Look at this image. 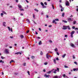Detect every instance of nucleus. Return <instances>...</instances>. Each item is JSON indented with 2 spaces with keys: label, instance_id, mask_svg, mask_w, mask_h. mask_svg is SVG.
<instances>
[{
  "label": "nucleus",
  "instance_id": "c85d7f7f",
  "mask_svg": "<svg viewBox=\"0 0 78 78\" xmlns=\"http://www.w3.org/2000/svg\"><path fill=\"white\" fill-rule=\"evenodd\" d=\"M40 55H43V52H42V51L41 52Z\"/></svg>",
  "mask_w": 78,
  "mask_h": 78
},
{
  "label": "nucleus",
  "instance_id": "f03ea898",
  "mask_svg": "<svg viewBox=\"0 0 78 78\" xmlns=\"http://www.w3.org/2000/svg\"><path fill=\"white\" fill-rule=\"evenodd\" d=\"M65 4L66 5V6H69L70 5L69 2L67 1H66Z\"/></svg>",
  "mask_w": 78,
  "mask_h": 78
},
{
  "label": "nucleus",
  "instance_id": "680f3d73",
  "mask_svg": "<svg viewBox=\"0 0 78 78\" xmlns=\"http://www.w3.org/2000/svg\"><path fill=\"white\" fill-rule=\"evenodd\" d=\"M41 14H42V15H43V14H44V12H41Z\"/></svg>",
  "mask_w": 78,
  "mask_h": 78
},
{
  "label": "nucleus",
  "instance_id": "774afa93",
  "mask_svg": "<svg viewBox=\"0 0 78 78\" xmlns=\"http://www.w3.org/2000/svg\"><path fill=\"white\" fill-rule=\"evenodd\" d=\"M18 2H19V0H16V2H17V3Z\"/></svg>",
  "mask_w": 78,
  "mask_h": 78
},
{
  "label": "nucleus",
  "instance_id": "69168bd1",
  "mask_svg": "<svg viewBox=\"0 0 78 78\" xmlns=\"http://www.w3.org/2000/svg\"><path fill=\"white\" fill-rule=\"evenodd\" d=\"M71 37H72V38H73V35H71Z\"/></svg>",
  "mask_w": 78,
  "mask_h": 78
},
{
  "label": "nucleus",
  "instance_id": "7ed1b4c3",
  "mask_svg": "<svg viewBox=\"0 0 78 78\" xmlns=\"http://www.w3.org/2000/svg\"><path fill=\"white\" fill-rule=\"evenodd\" d=\"M5 53L6 54H9V50L8 49H5Z\"/></svg>",
  "mask_w": 78,
  "mask_h": 78
},
{
  "label": "nucleus",
  "instance_id": "052dcab7",
  "mask_svg": "<svg viewBox=\"0 0 78 78\" xmlns=\"http://www.w3.org/2000/svg\"><path fill=\"white\" fill-rule=\"evenodd\" d=\"M57 70L59 72V68H57Z\"/></svg>",
  "mask_w": 78,
  "mask_h": 78
},
{
  "label": "nucleus",
  "instance_id": "423d86ee",
  "mask_svg": "<svg viewBox=\"0 0 78 78\" xmlns=\"http://www.w3.org/2000/svg\"><path fill=\"white\" fill-rule=\"evenodd\" d=\"M55 70V69H53L52 70H51V71H49L48 72H47V73H51V72H53V71H54Z\"/></svg>",
  "mask_w": 78,
  "mask_h": 78
},
{
  "label": "nucleus",
  "instance_id": "79ce46f5",
  "mask_svg": "<svg viewBox=\"0 0 78 78\" xmlns=\"http://www.w3.org/2000/svg\"><path fill=\"white\" fill-rule=\"evenodd\" d=\"M27 73H28L29 75H30V72H29V71H27Z\"/></svg>",
  "mask_w": 78,
  "mask_h": 78
},
{
  "label": "nucleus",
  "instance_id": "9d476101",
  "mask_svg": "<svg viewBox=\"0 0 78 78\" xmlns=\"http://www.w3.org/2000/svg\"><path fill=\"white\" fill-rule=\"evenodd\" d=\"M48 53H47V54H46V58H47V59H48L49 58V57H48L49 56H48Z\"/></svg>",
  "mask_w": 78,
  "mask_h": 78
},
{
  "label": "nucleus",
  "instance_id": "4c0bfd02",
  "mask_svg": "<svg viewBox=\"0 0 78 78\" xmlns=\"http://www.w3.org/2000/svg\"><path fill=\"white\" fill-rule=\"evenodd\" d=\"M33 18L34 19H35V15H34V14L33 15Z\"/></svg>",
  "mask_w": 78,
  "mask_h": 78
},
{
  "label": "nucleus",
  "instance_id": "6e6552de",
  "mask_svg": "<svg viewBox=\"0 0 78 78\" xmlns=\"http://www.w3.org/2000/svg\"><path fill=\"white\" fill-rule=\"evenodd\" d=\"M70 46H71L72 47H75V46L73 44H72V43H71L70 44Z\"/></svg>",
  "mask_w": 78,
  "mask_h": 78
},
{
  "label": "nucleus",
  "instance_id": "f704fd0d",
  "mask_svg": "<svg viewBox=\"0 0 78 78\" xmlns=\"http://www.w3.org/2000/svg\"><path fill=\"white\" fill-rule=\"evenodd\" d=\"M43 8H46V6H45L44 5L42 6Z\"/></svg>",
  "mask_w": 78,
  "mask_h": 78
},
{
  "label": "nucleus",
  "instance_id": "4d7b16f0",
  "mask_svg": "<svg viewBox=\"0 0 78 78\" xmlns=\"http://www.w3.org/2000/svg\"><path fill=\"white\" fill-rule=\"evenodd\" d=\"M74 63H75V64L77 65V62H74Z\"/></svg>",
  "mask_w": 78,
  "mask_h": 78
},
{
  "label": "nucleus",
  "instance_id": "c756f323",
  "mask_svg": "<svg viewBox=\"0 0 78 78\" xmlns=\"http://www.w3.org/2000/svg\"><path fill=\"white\" fill-rule=\"evenodd\" d=\"M41 5H42V6H44V4L42 3V2H41Z\"/></svg>",
  "mask_w": 78,
  "mask_h": 78
},
{
  "label": "nucleus",
  "instance_id": "412c9836",
  "mask_svg": "<svg viewBox=\"0 0 78 78\" xmlns=\"http://www.w3.org/2000/svg\"><path fill=\"white\" fill-rule=\"evenodd\" d=\"M34 10L35 11H37V12H38V11H39V10L36 9H34Z\"/></svg>",
  "mask_w": 78,
  "mask_h": 78
},
{
  "label": "nucleus",
  "instance_id": "e433bc0d",
  "mask_svg": "<svg viewBox=\"0 0 78 78\" xmlns=\"http://www.w3.org/2000/svg\"><path fill=\"white\" fill-rule=\"evenodd\" d=\"M35 58V57H34V56H32L31 57V58L32 59H34V58Z\"/></svg>",
  "mask_w": 78,
  "mask_h": 78
},
{
  "label": "nucleus",
  "instance_id": "473e14b6",
  "mask_svg": "<svg viewBox=\"0 0 78 78\" xmlns=\"http://www.w3.org/2000/svg\"><path fill=\"white\" fill-rule=\"evenodd\" d=\"M62 17H64V13H62Z\"/></svg>",
  "mask_w": 78,
  "mask_h": 78
},
{
  "label": "nucleus",
  "instance_id": "c03bdc74",
  "mask_svg": "<svg viewBox=\"0 0 78 78\" xmlns=\"http://www.w3.org/2000/svg\"><path fill=\"white\" fill-rule=\"evenodd\" d=\"M20 11H25V10L24 9H20Z\"/></svg>",
  "mask_w": 78,
  "mask_h": 78
},
{
  "label": "nucleus",
  "instance_id": "5fc2aeb1",
  "mask_svg": "<svg viewBox=\"0 0 78 78\" xmlns=\"http://www.w3.org/2000/svg\"><path fill=\"white\" fill-rule=\"evenodd\" d=\"M57 55H59V54L58 52H57Z\"/></svg>",
  "mask_w": 78,
  "mask_h": 78
},
{
  "label": "nucleus",
  "instance_id": "cd10ccee",
  "mask_svg": "<svg viewBox=\"0 0 78 78\" xmlns=\"http://www.w3.org/2000/svg\"><path fill=\"white\" fill-rule=\"evenodd\" d=\"M67 28L69 30H70V28L69 27V26H67Z\"/></svg>",
  "mask_w": 78,
  "mask_h": 78
},
{
  "label": "nucleus",
  "instance_id": "ea45409f",
  "mask_svg": "<svg viewBox=\"0 0 78 78\" xmlns=\"http://www.w3.org/2000/svg\"><path fill=\"white\" fill-rule=\"evenodd\" d=\"M1 58L2 59H5V58L3 56H1Z\"/></svg>",
  "mask_w": 78,
  "mask_h": 78
},
{
  "label": "nucleus",
  "instance_id": "393cba45",
  "mask_svg": "<svg viewBox=\"0 0 78 78\" xmlns=\"http://www.w3.org/2000/svg\"><path fill=\"white\" fill-rule=\"evenodd\" d=\"M58 78V76H55L53 77V78Z\"/></svg>",
  "mask_w": 78,
  "mask_h": 78
},
{
  "label": "nucleus",
  "instance_id": "0eeeda50",
  "mask_svg": "<svg viewBox=\"0 0 78 78\" xmlns=\"http://www.w3.org/2000/svg\"><path fill=\"white\" fill-rule=\"evenodd\" d=\"M18 8H20V9H21V8H22V6L21 5H20V4H18Z\"/></svg>",
  "mask_w": 78,
  "mask_h": 78
},
{
  "label": "nucleus",
  "instance_id": "13d9d810",
  "mask_svg": "<svg viewBox=\"0 0 78 78\" xmlns=\"http://www.w3.org/2000/svg\"><path fill=\"white\" fill-rule=\"evenodd\" d=\"M1 16H3V13H1Z\"/></svg>",
  "mask_w": 78,
  "mask_h": 78
},
{
  "label": "nucleus",
  "instance_id": "b1692460",
  "mask_svg": "<svg viewBox=\"0 0 78 78\" xmlns=\"http://www.w3.org/2000/svg\"><path fill=\"white\" fill-rule=\"evenodd\" d=\"M1 62H2V63H4V61H3L2 60H0V63H1Z\"/></svg>",
  "mask_w": 78,
  "mask_h": 78
},
{
  "label": "nucleus",
  "instance_id": "9b49d317",
  "mask_svg": "<svg viewBox=\"0 0 78 78\" xmlns=\"http://www.w3.org/2000/svg\"><path fill=\"white\" fill-rule=\"evenodd\" d=\"M42 44V41H40L39 42V43H38L39 45H41Z\"/></svg>",
  "mask_w": 78,
  "mask_h": 78
},
{
  "label": "nucleus",
  "instance_id": "4be33fe9",
  "mask_svg": "<svg viewBox=\"0 0 78 78\" xmlns=\"http://www.w3.org/2000/svg\"><path fill=\"white\" fill-rule=\"evenodd\" d=\"M49 42L50 43H53V41L51 40H49Z\"/></svg>",
  "mask_w": 78,
  "mask_h": 78
},
{
  "label": "nucleus",
  "instance_id": "72a5a7b5",
  "mask_svg": "<svg viewBox=\"0 0 78 78\" xmlns=\"http://www.w3.org/2000/svg\"><path fill=\"white\" fill-rule=\"evenodd\" d=\"M8 28L9 29V31H10L11 29H10V27H8Z\"/></svg>",
  "mask_w": 78,
  "mask_h": 78
},
{
  "label": "nucleus",
  "instance_id": "2f4dec72",
  "mask_svg": "<svg viewBox=\"0 0 78 78\" xmlns=\"http://www.w3.org/2000/svg\"><path fill=\"white\" fill-rule=\"evenodd\" d=\"M23 65L24 66H26V63H24L23 64Z\"/></svg>",
  "mask_w": 78,
  "mask_h": 78
},
{
  "label": "nucleus",
  "instance_id": "a878e982",
  "mask_svg": "<svg viewBox=\"0 0 78 78\" xmlns=\"http://www.w3.org/2000/svg\"><path fill=\"white\" fill-rule=\"evenodd\" d=\"M68 20H69L70 21H72V19L71 18H69L68 19Z\"/></svg>",
  "mask_w": 78,
  "mask_h": 78
},
{
  "label": "nucleus",
  "instance_id": "a19ab883",
  "mask_svg": "<svg viewBox=\"0 0 78 78\" xmlns=\"http://www.w3.org/2000/svg\"><path fill=\"white\" fill-rule=\"evenodd\" d=\"M76 23V21H74L73 22V24H75V23Z\"/></svg>",
  "mask_w": 78,
  "mask_h": 78
},
{
  "label": "nucleus",
  "instance_id": "bb28decb",
  "mask_svg": "<svg viewBox=\"0 0 78 78\" xmlns=\"http://www.w3.org/2000/svg\"><path fill=\"white\" fill-rule=\"evenodd\" d=\"M64 9V8H62L61 9V11L62 12V11H63V9Z\"/></svg>",
  "mask_w": 78,
  "mask_h": 78
},
{
  "label": "nucleus",
  "instance_id": "a211bd4d",
  "mask_svg": "<svg viewBox=\"0 0 78 78\" xmlns=\"http://www.w3.org/2000/svg\"><path fill=\"white\" fill-rule=\"evenodd\" d=\"M63 22H64V23H67V21H65L64 20H62Z\"/></svg>",
  "mask_w": 78,
  "mask_h": 78
},
{
  "label": "nucleus",
  "instance_id": "09e8293b",
  "mask_svg": "<svg viewBox=\"0 0 78 78\" xmlns=\"http://www.w3.org/2000/svg\"><path fill=\"white\" fill-rule=\"evenodd\" d=\"M62 76H58V78H62Z\"/></svg>",
  "mask_w": 78,
  "mask_h": 78
},
{
  "label": "nucleus",
  "instance_id": "6ab92c4d",
  "mask_svg": "<svg viewBox=\"0 0 78 78\" xmlns=\"http://www.w3.org/2000/svg\"><path fill=\"white\" fill-rule=\"evenodd\" d=\"M2 12H3V13H4V14H6V13L4 11H2Z\"/></svg>",
  "mask_w": 78,
  "mask_h": 78
},
{
  "label": "nucleus",
  "instance_id": "dca6fc26",
  "mask_svg": "<svg viewBox=\"0 0 78 78\" xmlns=\"http://www.w3.org/2000/svg\"><path fill=\"white\" fill-rule=\"evenodd\" d=\"M20 37L21 38V39H23L24 37L23 35H21Z\"/></svg>",
  "mask_w": 78,
  "mask_h": 78
},
{
  "label": "nucleus",
  "instance_id": "603ef678",
  "mask_svg": "<svg viewBox=\"0 0 78 78\" xmlns=\"http://www.w3.org/2000/svg\"><path fill=\"white\" fill-rule=\"evenodd\" d=\"M56 60H57V61H59V58H56Z\"/></svg>",
  "mask_w": 78,
  "mask_h": 78
},
{
  "label": "nucleus",
  "instance_id": "f8f14e48",
  "mask_svg": "<svg viewBox=\"0 0 78 78\" xmlns=\"http://www.w3.org/2000/svg\"><path fill=\"white\" fill-rule=\"evenodd\" d=\"M74 33H75V31H73L71 33V35H73V34Z\"/></svg>",
  "mask_w": 78,
  "mask_h": 78
},
{
  "label": "nucleus",
  "instance_id": "e2e57ef3",
  "mask_svg": "<svg viewBox=\"0 0 78 78\" xmlns=\"http://www.w3.org/2000/svg\"><path fill=\"white\" fill-rule=\"evenodd\" d=\"M10 38H11V39H13V38H14V37H13L11 36Z\"/></svg>",
  "mask_w": 78,
  "mask_h": 78
},
{
  "label": "nucleus",
  "instance_id": "6e6d98bb",
  "mask_svg": "<svg viewBox=\"0 0 78 78\" xmlns=\"http://www.w3.org/2000/svg\"><path fill=\"white\" fill-rule=\"evenodd\" d=\"M73 58H74V59L75 58V55H73Z\"/></svg>",
  "mask_w": 78,
  "mask_h": 78
},
{
  "label": "nucleus",
  "instance_id": "c9c22d12",
  "mask_svg": "<svg viewBox=\"0 0 78 78\" xmlns=\"http://www.w3.org/2000/svg\"><path fill=\"white\" fill-rule=\"evenodd\" d=\"M14 62V61L13 60H12L10 62V64H11V62Z\"/></svg>",
  "mask_w": 78,
  "mask_h": 78
},
{
  "label": "nucleus",
  "instance_id": "de8ad7c7",
  "mask_svg": "<svg viewBox=\"0 0 78 78\" xmlns=\"http://www.w3.org/2000/svg\"><path fill=\"white\" fill-rule=\"evenodd\" d=\"M59 7L60 8H63V7H62V5H60Z\"/></svg>",
  "mask_w": 78,
  "mask_h": 78
},
{
  "label": "nucleus",
  "instance_id": "864d4df0",
  "mask_svg": "<svg viewBox=\"0 0 78 78\" xmlns=\"http://www.w3.org/2000/svg\"><path fill=\"white\" fill-rule=\"evenodd\" d=\"M65 37H67V35H65Z\"/></svg>",
  "mask_w": 78,
  "mask_h": 78
},
{
  "label": "nucleus",
  "instance_id": "ddd939ff",
  "mask_svg": "<svg viewBox=\"0 0 78 78\" xmlns=\"http://www.w3.org/2000/svg\"><path fill=\"white\" fill-rule=\"evenodd\" d=\"M27 22L28 23H30V21L29 19H27Z\"/></svg>",
  "mask_w": 78,
  "mask_h": 78
},
{
  "label": "nucleus",
  "instance_id": "f3484780",
  "mask_svg": "<svg viewBox=\"0 0 78 78\" xmlns=\"http://www.w3.org/2000/svg\"><path fill=\"white\" fill-rule=\"evenodd\" d=\"M66 56V54H65L62 56V58H64L65 57V56Z\"/></svg>",
  "mask_w": 78,
  "mask_h": 78
},
{
  "label": "nucleus",
  "instance_id": "37998d69",
  "mask_svg": "<svg viewBox=\"0 0 78 78\" xmlns=\"http://www.w3.org/2000/svg\"><path fill=\"white\" fill-rule=\"evenodd\" d=\"M44 5H47V3L46 2H44Z\"/></svg>",
  "mask_w": 78,
  "mask_h": 78
},
{
  "label": "nucleus",
  "instance_id": "0e129e2a",
  "mask_svg": "<svg viewBox=\"0 0 78 78\" xmlns=\"http://www.w3.org/2000/svg\"><path fill=\"white\" fill-rule=\"evenodd\" d=\"M75 27L74 26H73L72 27V28L73 29H74L75 28Z\"/></svg>",
  "mask_w": 78,
  "mask_h": 78
},
{
  "label": "nucleus",
  "instance_id": "7c9ffc66",
  "mask_svg": "<svg viewBox=\"0 0 78 78\" xmlns=\"http://www.w3.org/2000/svg\"><path fill=\"white\" fill-rule=\"evenodd\" d=\"M54 50L55 51H58V48H56Z\"/></svg>",
  "mask_w": 78,
  "mask_h": 78
},
{
  "label": "nucleus",
  "instance_id": "58836bf2",
  "mask_svg": "<svg viewBox=\"0 0 78 78\" xmlns=\"http://www.w3.org/2000/svg\"><path fill=\"white\" fill-rule=\"evenodd\" d=\"M64 67H65V68H69V67H68L66 66H65Z\"/></svg>",
  "mask_w": 78,
  "mask_h": 78
},
{
  "label": "nucleus",
  "instance_id": "20e7f679",
  "mask_svg": "<svg viewBox=\"0 0 78 78\" xmlns=\"http://www.w3.org/2000/svg\"><path fill=\"white\" fill-rule=\"evenodd\" d=\"M44 76L46 78H48L50 76V75H47L46 74H45L44 75Z\"/></svg>",
  "mask_w": 78,
  "mask_h": 78
},
{
  "label": "nucleus",
  "instance_id": "338daca9",
  "mask_svg": "<svg viewBox=\"0 0 78 78\" xmlns=\"http://www.w3.org/2000/svg\"><path fill=\"white\" fill-rule=\"evenodd\" d=\"M73 17V15H71V16H70V17Z\"/></svg>",
  "mask_w": 78,
  "mask_h": 78
},
{
  "label": "nucleus",
  "instance_id": "8fccbe9b",
  "mask_svg": "<svg viewBox=\"0 0 78 78\" xmlns=\"http://www.w3.org/2000/svg\"><path fill=\"white\" fill-rule=\"evenodd\" d=\"M48 27H49L51 28V27H52V25H49Z\"/></svg>",
  "mask_w": 78,
  "mask_h": 78
},
{
  "label": "nucleus",
  "instance_id": "2eb2a0df",
  "mask_svg": "<svg viewBox=\"0 0 78 78\" xmlns=\"http://www.w3.org/2000/svg\"><path fill=\"white\" fill-rule=\"evenodd\" d=\"M73 71H78V69H73Z\"/></svg>",
  "mask_w": 78,
  "mask_h": 78
},
{
  "label": "nucleus",
  "instance_id": "1a4fd4ad",
  "mask_svg": "<svg viewBox=\"0 0 78 78\" xmlns=\"http://www.w3.org/2000/svg\"><path fill=\"white\" fill-rule=\"evenodd\" d=\"M15 55H19V54H20V55H21L22 54L21 53V52H18L16 53H15Z\"/></svg>",
  "mask_w": 78,
  "mask_h": 78
},
{
  "label": "nucleus",
  "instance_id": "5701e85b",
  "mask_svg": "<svg viewBox=\"0 0 78 78\" xmlns=\"http://www.w3.org/2000/svg\"><path fill=\"white\" fill-rule=\"evenodd\" d=\"M54 70H55V71L53 72V73H56V71H57V70H56V69H54Z\"/></svg>",
  "mask_w": 78,
  "mask_h": 78
},
{
  "label": "nucleus",
  "instance_id": "a18cd8bd",
  "mask_svg": "<svg viewBox=\"0 0 78 78\" xmlns=\"http://www.w3.org/2000/svg\"><path fill=\"white\" fill-rule=\"evenodd\" d=\"M48 64V63L47 62H45L44 63V65H47Z\"/></svg>",
  "mask_w": 78,
  "mask_h": 78
},
{
  "label": "nucleus",
  "instance_id": "4468645a",
  "mask_svg": "<svg viewBox=\"0 0 78 78\" xmlns=\"http://www.w3.org/2000/svg\"><path fill=\"white\" fill-rule=\"evenodd\" d=\"M6 22H4L3 23V26H4V27H6Z\"/></svg>",
  "mask_w": 78,
  "mask_h": 78
},
{
  "label": "nucleus",
  "instance_id": "39448f33",
  "mask_svg": "<svg viewBox=\"0 0 78 78\" xmlns=\"http://www.w3.org/2000/svg\"><path fill=\"white\" fill-rule=\"evenodd\" d=\"M67 29V26H63V27L62 28V29H63V30H66Z\"/></svg>",
  "mask_w": 78,
  "mask_h": 78
},
{
  "label": "nucleus",
  "instance_id": "aec40b11",
  "mask_svg": "<svg viewBox=\"0 0 78 78\" xmlns=\"http://www.w3.org/2000/svg\"><path fill=\"white\" fill-rule=\"evenodd\" d=\"M54 62L55 64H56V60L55 59H54Z\"/></svg>",
  "mask_w": 78,
  "mask_h": 78
},
{
  "label": "nucleus",
  "instance_id": "3c124183",
  "mask_svg": "<svg viewBox=\"0 0 78 78\" xmlns=\"http://www.w3.org/2000/svg\"><path fill=\"white\" fill-rule=\"evenodd\" d=\"M66 76V74H64L63 75V77H65Z\"/></svg>",
  "mask_w": 78,
  "mask_h": 78
},
{
  "label": "nucleus",
  "instance_id": "f257e3e1",
  "mask_svg": "<svg viewBox=\"0 0 78 78\" xmlns=\"http://www.w3.org/2000/svg\"><path fill=\"white\" fill-rule=\"evenodd\" d=\"M55 21H59V19H55V20H53L52 21V23H55V24H56V22H55Z\"/></svg>",
  "mask_w": 78,
  "mask_h": 78
},
{
  "label": "nucleus",
  "instance_id": "49530a36",
  "mask_svg": "<svg viewBox=\"0 0 78 78\" xmlns=\"http://www.w3.org/2000/svg\"><path fill=\"white\" fill-rule=\"evenodd\" d=\"M30 31L29 30H28L26 32V33H29V32Z\"/></svg>",
  "mask_w": 78,
  "mask_h": 78
},
{
  "label": "nucleus",
  "instance_id": "bf43d9fd",
  "mask_svg": "<svg viewBox=\"0 0 78 78\" xmlns=\"http://www.w3.org/2000/svg\"><path fill=\"white\" fill-rule=\"evenodd\" d=\"M46 71V70H45V69H44L43 70V72H45Z\"/></svg>",
  "mask_w": 78,
  "mask_h": 78
}]
</instances>
